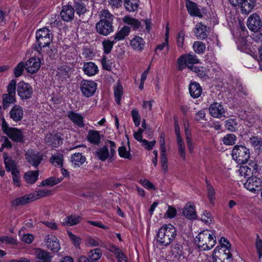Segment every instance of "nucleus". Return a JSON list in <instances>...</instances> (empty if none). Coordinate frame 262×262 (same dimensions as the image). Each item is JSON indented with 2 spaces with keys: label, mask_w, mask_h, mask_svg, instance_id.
Instances as JSON below:
<instances>
[{
  "label": "nucleus",
  "mask_w": 262,
  "mask_h": 262,
  "mask_svg": "<svg viewBox=\"0 0 262 262\" xmlns=\"http://www.w3.org/2000/svg\"><path fill=\"white\" fill-rule=\"evenodd\" d=\"M177 231L171 224L165 225L159 230L157 235V241L160 245L167 246L175 239Z\"/></svg>",
  "instance_id": "nucleus-1"
},
{
  "label": "nucleus",
  "mask_w": 262,
  "mask_h": 262,
  "mask_svg": "<svg viewBox=\"0 0 262 262\" xmlns=\"http://www.w3.org/2000/svg\"><path fill=\"white\" fill-rule=\"evenodd\" d=\"M194 243L203 250H210L216 244V237L212 232L208 230H204L195 237Z\"/></svg>",
  "instance_id": "nucleus-2"
},
{
  "label": "nucleus",
  "mask_w": 262,
  "mask_h": 262,
  "mask_svg": "<svg viewBox=\"0 0 262 262\" xmlns=\"http://www.w3.org/2000/svg\"><path fill=\"white\" fill-rule=\"evenodd\" d=\"M36 39L37 45L35 46L34 49L41 54L42 49L49 47L52 43L53 35L48 28L44 27L36 31Z\"/></svg>",
  "instance_id": "nucleus-3"
},
{
  "label": "nucleus",
  "mask_w": 262,
  "mask_h": 262,
  "mask_svg": "<svg viewBox=\"0 0 262 262\" xmlns=\"http://www.w3.org/2000/svg\"><path fill=\"white\" fill-rule=\"evenodd\" d=\"M177 70L182 71L187 67L192 70L191 67H195L194 64L199 63L200 60L194 54L189 53L181 55L177 59Z\"/></svg>",
  "instance_id": "nucleus-4"
},
{
  "label": "nucleus",
  "mask_w": 262,
  "mask_h": 262,
  "mask_svg": "<svg viewBox=\"0 0 262 262\" xmlns=\"http://www.w3.org/2000/svg\"><path fill=\"white\" fill-rule=\"evenodd\" d=\"M231 155L233 159L239 164L246 163L250 157L249 149L242 145H235Z\"/></svg>",
  "instance_id": "nucleus-5"
},
{
  "label": "nucleus",
  "mask_w": 262,
  "mask_h": 262,
  "mask_svg": "<svg viewBox=\"0 0 262 262\" xmlns=\"http://www.w3.org/2000/svg\"><path fill=\"white\" fill-rule=\"evenodd\" d=\"M97 86V83L94 81L82 80L80 82V88L83 96L90 97L96 92Z\"/></svg>",
  "instance_id": "nucleus-6"
},
{
  "label": "nucleus",
  "mask_w": 262,
  "mask_h": 262,
  "mask_svg": "<svg viewBox=\"0 0 262 262\" xmlns=\"http://www.w3.org/2000/svg\"><path fill=\"white\" fill-rule=\"evenodd\" d=\"M17 92L18 95L22 100H27L32 97L33 91L30 84L24 81H20L17 85Z\"/></svg>",
  "instance_id": "nucleus-7"
},
{
  "label": "nucleus",
  "mask_w": 262,
  "mask_h": 262,
  "mask_svg": "<svg viewBox=\"0 0 262 262\" xmlns=\"http://www.w3.org/2000/svg\"><path fill=\"white\" fill-rule=\"evenodd\" d=\"M222 250L216 247L213 252V258L214 262H232V254L229 250Z\"/></svg>",
  "instance_id": "nucleus-8"
},
{
  "label": "nucleus",
  "mask_w": 262,
  "mask_h": 262,
  "mask_svg": "<svg viewBox=\"0 0 262 262\" xmlns=\"http://www.w3.org/2000/svg\"><path fill=\"white\" fill-rule=\"evenodd\" d=\"M25 156L29 164L37 168L43 160V155L33 149H29L26 152Z\"/></svg>",
  "instance_id": "nucleus-9"
},
{
  "label": "nucleus",
  "mask_w": 262,
  "mask_h": 262,
  "mask_svg": "<svg viewBox=\"0 0 262 262\" xmlns=\"http://www.w3.org/2000/svg\"><path fill=\"white\" fill-rule=\"evenodd\" d=\"M248 28L255 33L259 31L262 27V22L260 17L256 13H253L250 15L247 20Z\"/></svg>",
  "instance_id": "nucleus-10"
},
{
  "label": "nucleus",
  "mask_w": 262,
  "mask_h": 262,
  "mask_svg": "<svg viewBox=\"0 0 262 262\" xmlns=\"http://www.w3.org/2000/svg\"><path fill=\"white\" fill-rule=\"evenodd\" d=\"M45 240L48 249L54 252H57L60 249L58 239L53 234H49L45 236Z\"/></svg>",
  "instance_id": "nucleus-11"
},
{
  "label": "nucleus",
  "mask_w": 262,
  "mask_h": 262,
  "mask_svg": "<svg viewBox=\"0 0 262 262\" xmlns=\"http://www.w3.org/2000/svg\"><path fill=\"white\" fill-rule=\"evenodd\" d=\"M262 182L260 178L256 176L249 177L244 184L245 188L251 191H255L256 188L260 187Z\"/></svg>",
  "instance_id": "nucleus-12"
},
{
  "label": "nucleus",
  "mask_w": 262,
  "mask_h": 262,
  "mask_svg": "<svg viewBox=\"0 0 262 262\" xmlns=\"http://www.w3.org/2000/svg\"><path fill=\"white\" fill-rule=\"evenodd\" d=\"M45 140L47 144L55 147L59 146L62 143L60 134H48L45 137Z\"/></svg>",
  "instance_id": "nucleus-13"
},
{
  "label": "nucleus",
  "mask_w": 262,
  "mask_h": 262,
  "mask_svg": "<svg viewBox=\"0 0 262 262\" xmlns=\"http://www.w3.org/2000/svg\"><path fill=\"white\" fill-rule=\"evenodd\" d=\"M209 113L211 116L214 118L225 117V111L223 106L217 102H214L210 105Z\"/></svg>",
  "instance_id": "nucleus-14"
},
{
  "label": "nucleus",
  "mask_w": 262,
  "mask_h": 262,
  "mask_svg": "<svg viewBox=\"0 0 262 262\" xmlns=\"http://www.w3.org/2000/svg\"><path fill=\"white\" fill-rule=\"evenodd\" d=\"M96 29L100 34L107 36L113 31V24L98 21L96 25Z\"/></svg>",
  "instance_id": "nucleus-15"
},
{
  "label": "nucleus",
  "mask_w": 262,
  "mask_h": 262,
  "mask_svg": "<svg viewBox=\"0 0 262 262\" xmlns=\"http://www.w3.org/2000/svg\"><path fill=\"white\" fill-rule=\"evenodd\" d=\"M11 119L14 121L18 122L20 121L24 116V111L21 106L18 104H14L9 112Z\"/></svg>",
  "instance_id": "nucleus-16"
},
{
  "label": "nucleus",
  "mask_w": 262,
  "mask_h": 262,
  "mask_svg": "<svg viewBox=\"0 0 262 262\" xmlns=\"http://www.w3.org/2000/svg\"><path fill=\"white\" fill-rule=\"evenodd\" d=\"M26 68L28 72L35 73L37 72L40 67V60L39 58H30L27 61Z\"/></svg>",
  "instance_id": "nucleus-17"
},
{
  "label": "nucleus",
  "mask_w": 262,
  "mask_h": 262,
  "mask_svg": "<svg viewBox=\"0 0 262 262\" xmlns=\"http://www.w3.org/2000/svg\"><path fill=\"white\" fill-rule=\"evenodd\" d=\"M251 167L247 165H241L238 169V172L241 176L249 177L254 173H256L258 166L255 162L250 164Z\"/></svg>",
  "instance_id": "nucleus-18"
},
{
  "label": "nucleus",
  "mask_w": 262,
  "mask_h": 262,
  "mask_svg": "<svg viewBox=\"0 0 262 262\" xmlns=\"http://www.w3.org/2000/svg\"><path fill=\"white\" fill-rule=\"evenodd\" d=\"M185 3L188 12L191 16H198L200 18L203 16L196 3L190 0H186Z\"/></svg>",
  "instance_id": "nucleus-19"
},
{
  "label": "nucleus",
  "mask_w": 262,
  "mask_h": 262,
  "mask_svg": "<svg viewBox=\"0 0 262 262\" xmlns=\"http://www.w3.org/2000/svg\"><path fill=\"white\" fill-rule=\"evenodd\" d=\"M74 9L70 5L62 6L60 12V16L62 20L66 21H70L74 18Z\"/></svg>",
  "instance_id": "nucleus-20"
},
{
  "label": "nucleus",
  "mask_w": 262,
  "mask_h": 262,
  "mask_svg": "<svg viewBox=\"0 0 262 262\" xmlns=\"http://www.w3.org/2000/svg\"><path fill=\"white\" fill-rule=\"evenodd\" d=\"M67 116L74 124L78 127L81 128L84 126L83 117L81 114L73 111H70L68 112Z\"/></svg>",
  "instance_id": "nucleus-21"
},
{
  "label": "nucleus",
  "mask_w": 262,
  "mask_h": 262,
  "mask_svg": "<svg viewBox=\"0 0 262 262\" xmlns=\"http://www.w3.org/2000/svg\"><path fill=\"white\" fill-rule=\"evenodd\" d=\"M239 7L242 14H249L255 6L256 0H243Z\"/></svg>",
  "instance_id": "nucleus-22"
},
{
  "label": "nucleus",
  "mask_w": 262,
  "mask_h": 262,
  "mask_svg": "<svg viewBox=\"0 0 262 262\" xmlns=\"http://www.w3.org/2000/svg\"><path fill=\"white\" fill-rule=\"evenodd\" d=\"M10 132L7 135L12 140L17 142H24V136L20 129L16 128H11Z\"/></svg>",
  "instance_id": "nucleus-23"
},
{
  "label": "nucleus",
  "mask_w": 262,
  "mask_h": 262,
  "mask_svg": "<svg viewBox=\"0 0 262 262\" xmlns=\"http://www.w3.org/2000/svg\"><path fill=\"white\" fill-rule=\"evenodd\" d=\"M33 195H31V193H29L23 196L17 198L12 201V206L17 207L31 203L33 201V199L34 198H33Z\"/></svg>",
  "instance_id": "nucleus-24"
},
{
  "label": "nucleus",
  "mask_w": 262,
  "mask_h": 262,
  "mask_svg": "<svg viewBox=\"0 0 262 262\" xmlns=\"http://www.w3.org/2000/svg\"><path fill=\"white\" fill-rule=\"evenodd\" d=\"M184 215L189 220H193L196 218V213L194 205L190 203L186 204L183 209Z\"/></svg>",
  "instance_id": "nucleus-25"
},
{
  "label": "nucleus",
  "mask_w": 262,
  "mask_h": 262,
  "mask_svg": "<svg viewBox=\"0 0 262 262\" xmlns=\"http://www.w3.org/2000/svg\"><path fill=\"white\" fill-rule=\"evenodd\" d=\"M189 90L190 96L193 98H199L202 92V89L196 82H192L189 84Z\"/></svg>",
  "instance_id": "nucleus-26"
},
{
  "label": "nucleus",
  "mask_w": 262,
  "mask_h": 262,
  "mask_svg": "<svg viewBox=\"0 0 262 262\" xmlns=\"http://www.w3.org/2000/svg\"><path fill=\"white\" fill-rule=\"evenodd\" d=\"M83 70L84 73L89 76H94L98 72L97 66L93 62L84 63Z\"/></svg>",
  "instance_id": "nucleus-27"
},
{
  "label": "nucleus",
  "mask_w": 262,
  "mask_h": 262,
  "mask_svg": "<svg viewBox=\"0 0 262 262\" xmlns=\"http://www.w3.org/2000/svg\"><path fill=\"white\" fill-rule=\"evenodd\" d=\"M194 34L199 39H205L207 37L206 26L202 23H198L195 26Z\"/></svg>",
  "instance_id": "nucleus-28"
},
{
  "label": "nucleus",
  "mask_w": 262,
  "mask_h": 262,
  "mask_svg": "<svg viewBox=\"0 0 262 262\" xmlns=\"http://www.w3.org/2000/svg\"><path fill=\"white\" fill-rule=\"evenodd\" d=\"M86 138L89 142L94 145H99L100 143L101 137L99 132L97 130H89Z\"/></svg>",
  "instance_id": "nucleus-29"
},
{
  "label": "nucleus",
  "mask_w": 262,
  "mask_h": 262,
  "mask_svg": "<svg viewBox=\"0 0 262 262\" xmlns=\"http://www.w3.org/2000/svg\"><path fill=\"white\" fill-rule=\"evenodd\" d=\"M130 45L134 50L141 51L144 48L145 41L142 38L136 36L130 40Z\"/></svg>",
  "instance_id": "nucleus-30"
},
{
  "label": "nucleus",
  "mask_w": 262,
  "mask_h": 262,
  "mask_svg": "<svg viewBox=\"0 0 262 262\" xmlns=\"http://www.w3.org/2000/svg\"><path fill=\"white\" fill-rule=\"evenodd\" d=\"M2 99L4 110L7 109L11 104H14L16 102V96L8 94H3Z\"/></svg>",
  "instance_id": "nucleus-31"
},
{
  "label": "nucleus",
  "mask_w": 262,
  "mask_h": 262,
  "mask_svg": "<svg viewBox=\"0 0 262 262\" xmlns=\"http://www.w3.org/2000/svg\"><path fill=\"white\" fill-rule=\"evenodd\" d=\"M82 217L79 215H70L67 216L64 221L61 223L63 226H74L81 222Z\"/></svg>",
  "instance_id": "nucleus-32"
},
{
  "label": "nucleus",
  "mask_w": 262,
  "mask_h": 262,
  "mask_svg": "<svg viewBox=\"0 0 262 262\" xmlns=\"http://www.w3.org/2000/svg\"><path fill=\"white\" fill-rule=\"evenodd\" d=\"M35 256L45 262H50L52 258L50 252L40 248L35 249Z\"/></svg>",
  "instance_id": "nucleus-33"
},
{
  "label": "nucleus",
  "mask_w": 262,
  "mask_h": 262,
  "mask_svg": "<svg viewBox=\"0 0 262 262\" xmlns=\"http://www.w3.org/2000/svg\"><path fill=\"white\" fill-rule=\"evenodd\" d=\"M4 164L6 170L7 172H12L18 170L17 163L15 161L13 160L11 158L9 157H4Z\"/></svg>",
  "instance_id": "nucleus-34"
},
{
  "label": "nucleus",
  "mask_w": 262,
  "mask_h": 262,
  "mask_svg": "<svg viewBox=\"0 0 262 262\" xmlns=\"http://www.w3.org/2000/svg\"><path fill=\"white\" fill-rule=\"evenodd\" d=\"M38 173V170L29 171L24 174V178L28 184H33L37 180Z\"/></svg>",
  "instance_id": "nucleus-35"
},
{
  "label": "nucleus",
  "mask_w": 262,
  "mask_h": 262,
  "mask_svg": "<svg viewBox=\"0 0 262 262\" xmlns=\"http://www.w3.org/2000/svg\"><path fill=\"white\" fill-rule=\"evenodd\" d=\"M178 144V151L180 157L183 160H186V150L185 143L180 134L176 135Z\"/></svg>",
  "instance_id": "nucleus-36"
},
{
  "label": "nucleus",
  "mask_w": 262,
  "mask_h": 262,
  "mask_svg": "<svg viewBox=\"0 0 262 262\" xmlns=\"http://www.w3.org/2000/svg\"><path fill=\"white\" fill-rule=\"evenodd\" d=\"M100 19L99 21L113 24L114 15L107 9H103L100 12Z\"/></svg>",
  "instance_id": "nucleus-37"
},
{
  "label": "nucleus",
  "mask_w": 262,
  "mask_h": 262,
  "mask_svg": "<svg viewBox=\"0 0 262 262\" xmlns=\"http://www.w3.org/2000/svg\"><path fill=\"white\" fill-rule=\"evenodd\" d=\"M139 0H124L125 9L129 12L135 11L139 7Z\"/></svg>",
  "instance_id": "nucleus-38"
},
{
  "label": "nucleus",
  "mask_w": 262,
  "mask_h": 262,
  "mask_svg": "<svg viewBox=\"0 0 262 262\" xmlns=\"http://www.w3.org/2000/svg\"><path fill=\"white\" fill-rule=\"evenodd\" d=\"M36 0H21L20 6L23 12L28 13L33 9Z\"/></svg>",
  "instance_id": "nucleus-39"
},
{
  "label": "nucleus",
  "mask_w": 262,
  "mask_h": 262,
  "mask_svg": "<svg viewBox=\"0 0 262 262\" xmlns=\"http://www.w3.org/2000/svg\"><path fill=\"white\" fill-rule=\"evenodd\" d=\"M191 71L194 72L198 76L201 78H207L209 77V70L203 67H191Z\"/></svg>",
  "instance_id": "nucleus-40"
},
{
  "label": "nucleus",
  "mask_w": 262,
  "mask_h": 262,
  "mask_svg": "<svg viewBox=\"0 0 262 262\" xmlns=\"http://www.w3.org/2000/svg\"><path fill=\"white\" fill-rule=\"evenodd\" d=\"M114 96L118 104H120L121 97L123 94V87L120 82H117L114 85Z\"/></svg>",
  "instance_id": "nucleus-41"
},
{
  "label": "nucleus",
  "mask_w": 262,
  "mask_h": 262,
  "mask_svg": "<svg viewBox=\"0 0 262 262\" xmlns=\"http://www.w3.org/2000/svg\"><path fill=\"white\" fill-rule=\"evenodd\" d=\"M85 161V157L81 153L74 154L71 157V162L75 166L79 167Z\"/></svg>",
  "instance_id": "nucleus-42"
},
{
  "label": "nucleus",
  "mask_w": 262,
  "mask_h": 262,
  "mask_svg": "<svg viewBox=\"0 0 262 262\" xmlns=\"http://www.w3.org/2000/svg\"><path fill=\"white\" fill-rule=\"evenodd\" d=\"M96 155L98 158L102 161H105L110 157L108 148L106 146L98 149L96 152Z\"/></svg>",
  "instance_id": "nucleus-43"
},
{
  "label": "nucleus",
  "mask_w": 262,
  "mask_h": 262,
  "mask_svg": "<svg viewBox=\"0 0 262 262\" xmlns=\"http://www.w3.org/2000/svg\"><path fill=\"white\" fill-rule=\"evenodd\" d=\"M130 28L128 26H124L115 35L114 39L116 40L123 39L127 36L130 32Z\"/></svg>",
  "instance_id": "nucleus-44"
},
{
  "label": "nucleus",
  "mask_w": 262,
  "mask_h": 262,
  "mask_svg": "<svg viewBox=\"0 0 262 262\" xmlns=\"http://www.w3.org/2000/svg\"><path fill=\"white\" fill-rule=\"evenodd\" d=\"M102 255L101 250L96 248L90 251L89 253V258L91 262H94L100 258Z\"/></svg>",
  "instance_id": "nucleus-45"
},
{
  "label": "nucleus",
  "mask_w": 262,
  "mask_h": 262,
  "mask_svg": "<svg viewBox=\"0 0 262 262\" xmlns=\"http://www.w3.org/2000/svg\"><path fill=\"white\" fill-rule=\"evenodd\" d=\"M225 127L229 131L235 132L237 129L238 124L235 119L230 118L226 121Z\"/></svg>",
  "instance_id": "nucleus-46"
},
{
  "label": "nucleus",
  "mask_w": 262,
  "mask_h": 262,
  "mask_svg": "<svg viewBox=\"0 0 262 262\" xmlns=\"http://www.w3.org/2000/svg\"><path fill=\"white\" fill-rule=\"evenodd\" d=\"M236 139L237 138L235 135L228 134L223 137L222 141L226 145H233L235 144Z\"/></svg>",
  "instance_id": "nucleus-47"
},
{
  "label": "nucleus",
  "mask_w": 262,
  "mask_h": 262,
  "mask_svg": "<svg viewBox=\"0 0 262 262\" xmlns=\"http://www.w3.org/2000/svg\"><path fill=\"white\" fill-rule=\"evenodd\" d=\"M63 180V178H56L55 177H51L49 179H47L45 180L42 181L40 185L44 186L46 185L53 186L56 184L59 183Z\"/></svg>",
  "instance_id": "nucleus-48"
},
{
  "label": "nucleus",
  "mask_w": 262,
  "mask_h": 262,
  "mask_svg": "<svg viewBox=\"0 0 262 262\" xmlns=\"http://www.w3.org/2000/svg\"><path fill=\"white\" fill-rule=\"evenodd\" d=\"M51 191L48 190H40L35 191L34 193H31V195H33V201L38 199L49 196L51 194Z\"/></svg>",
  "instance_id": "nucleus-49"
},
{
  "label": "nucleus",
  "mask_w": 262,
  "mask_h": 262,
  "mask_svg": "<svg viewBox=\"0 0 262 262\" xmlns=\"http://www.w3.org/2000/svg\"><path fill=\"white\" fill-rule=\"evenodd\" d=\"M70 72L69 68L66 66H61L58 68L56 75L62 78L69 77Z\"/></svg>",
  "instance_id": "nucleus-50"
},
{
  "label": "nucleus",
  "mask_w": 262,
  "mask_h": 262,
  "mask_svg": "<svg viewBox=\"0 0 262 262\" xmlns=\"http://www.w3.org/2000/svg\"><path fill=\"white\" fill-rule=\"evenodd\" d=\"M172 254L176 258H180L183 254V246L180 244L174 245L171 249Z\"/></svg>",
  "instance_id": "nucleus-51"
},
{
  "label": "nucleus",
  "mask_w": 262,
  "mask_h": 262,
  "mask_svg": "<svg viewBox=\"0 0 262 262\" xmlns=\"http://www.w3.org/2000/svg\"><path fill=\"white\" fill-rule=\"evenodd\" d=\"M207 190V196L210 201L212 203L214 199L215 191L213 186L210 184L207 179H205Z\"/></svg>",
  "instance_id": "nucleus-52"
},
{
  "label": "nucleus",
  "mask_w": 262,
  "mask_h": 262,
  "mask_svg": "<svg viewBox=\"0 0 262 262\" xmlns=\"http://www.w3.org/2000/svg\"><path fill=\"white\" fill-rule=\"evenodd\" d=\"M50 161L51 163H56V165L60 167L63 166V156L60 154L53 155L51 157Z\"/></svg>",
  "instance_id": "nucleus-53"
},
{
  "label": "nucleus",
  "mask_w": 262,
  "mask_h": 262,
  "mask_svg": "<svg viewBox=\"0 0 262 262\" xmlns=\"http://www.w3.org/2000/svg\"><path fill=\"white\" fill-rule=\"evenodd\" d=\"M16 81L14 79H12L9 82L7 88V92L8 94L16 96Z\"/></svg>",
  "instance_id": "nucleus-54"
},
{
  "label": "nucleus",
  "mask_w": 262,
  "mask_h": 262,
  "mask_svg": "<svg viewBox=\"0 0 262 262\" xmlns=\"http://www.w3.org/2000/svg\"><path fill=\"white\" fill-rule=\"evenodd\" d=\"M193 48L194 51L199 54L204 53L206 49L205 44L200 41H195L193 43Z\"/></svg>",
  "instance_id": "nucleus-55"
},
{
  "label": "nucleus",
  "mask_w": 262,
  "mask_h": 262,
  "mask_svg": "<svg viewBox=\"0 0 262 262\" xmlns=\"http://www.w3.org/2000/svg\"><path fill=\"white\" fill-rule=\"evenodd\" d=\"M114 44V41L110 40H105L102 42L104 52L108 54L111 52Z\"/></svg>",
  "instance_id": "nucleus-56"
},
{
  "label": "nucleus",
  "mask_w": 262,
  "mask_h": 262,
  "mask_svg": "<svg viewBox=\"0 0 262 262\" xmlns=\"http://www.w3.org/2000/svg\"><path fill=\"white\" fill-rule=\"evenodd\" d=\"M131 114L135 125L137 127L139 126L140 124L141 118L138 111L136 109H133Z\"/></svg>",
  "instance_id": "nucleus-57"
},
{
  "label": "nucleus",
  "mask_w": 262,
  "mask_h": 262,
  "mask_svg": "<svg viewBox=\"0 0 262 262\" xmlns=\"http://www.w3.org/2000/svg\"><path fill=\"white\" fill-rule=\"evenodd\" d=\"M100 243V241L97 237H89L85 241V244L89 247L98 246Z\"/></svg>",
  "instance_id": "nucleus-58"
},
{
  "label": "nucleus",
  "mask_w": 262,
  "mask_h": 262,
  "mask_svg": "<svg viewBox=\"0 0 262 262\" xmlns=\"http://www.w3.org/2000/svg\"><path fill=\"white\" fill-rule=\"evenodd\" d=\"M25 68H26V66L24 63L23 62H19L14 70V74L15 77H18L21 76Z\"/></svg>",
  "instance_id": "nucleus-59"
},
{
  "label": "nucleus",
  "mask_w": 262,
  "mask_h": 262,
  "mask_svg": "<svg viewBox=\"0 0 262 262\" xmlns=\"http://www.w3.org/2000/svg\"><path fill=\"white\" fill-rule=\"evenodd\" d=\"M119 155L121 157L127 159H131L132 156L128 151H127L126 148L124 146L120 147L118 148Z\"/></svg>",
  "instance_id": "nucleus-60"
},
{
  "label": "nucleus",
  "mask_w": 262,
  "mask_h": 262,
  "mask_svg": "<svg viewBox=\"0 0 262 262\" xmlns=\"http://www.w3.org/2000/svg\"><path fill=\"white\" fill-rule=\"evenodd\" d=\"M11 174L12 176V180L14 185L17 186H20V174L19 171L17 170L14 171H12Z\"/></svg>",
  "instance_id": "nucleus-61"
},
{
  "label": "nucleus",
  "mask_w": 262,
  "mask_h": 262,
  "mask_svg": "<svg viewBox=\"0 0 262 262\" xmlns=\"http://www.w3.org/2000/svg\"><path fill=\"white\" fill-rule=\"evenodd\" d=\"M255 247L258 255V258L260 259L262 256V240L259 238V235H257Z\"/></svg>",
  "instance_id": "nucleus-62"
},
{
  "label": "nucleus",
  "mask_w": 262,
  "mask_h": 262,
  "mask_svg": "<svg viewBox=\"0 0 262 262\" xmlns=\"http://www.w3.org/2000/svg\"><path fill=\"white\" fill-rule=\"evenodd\" d=\"M75 11L79 15H81L85 13L86 11L85 6L80 3H76L75 5Z\"/></svg>",
  "instance_id": "nucleus-63"
},
{
  "label": "nucleus",
  "mask_w": 262,
  "mask_h": 262,
  "mask_svg": "<svg viewBox=\"0 0 262 262\" xmlns=\"http://www.w3.org/2000/svg\"><path fill=\"white\" fill-rule=\"evenodd\" d=\"M251 144L254 146H262V138L253 136L250 138Z\"/></svg>",
  "instance_id": "nucleus-64"
}]
</instances>
